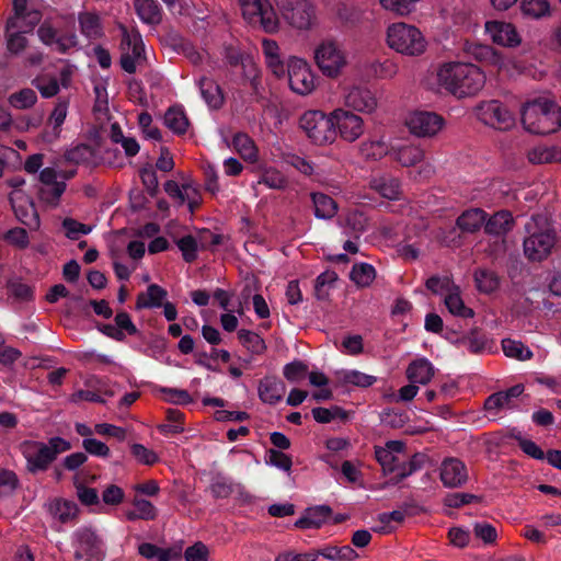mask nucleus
Masks as SVG:
<instances>
[{
    "label": "nucleus",
    "mask_w": 561,
    "mask_h": 561,
    "mask_svg": "<svg viewBox=\"0 0 561 561\" xmlns=\"http://www.w3.org/2000/svg\"><path fill=\"white\" fill-rule=\"evenodd\" d=\"M502 350L506 357L517 360H528L533 357V352L523 342L513 339L502 340Z\"/></svg>",
    "instance_id": "obj_41"
},
{
    "label": "nucleus",
    "mask_w": 561,
    "mask_h": 561,
    "mask_svg": "<svg viewBox=\"0 0 561 561\" xmlns=\"http://www.w3.org/2000/svg\"><path fill=\"white\" fill-rule=\"evenodd\" d=\"M238 339L244 347L254 354L263 353L266 347L264 340L257 333L250 330H239Z\"/></svg>",
    "instance_id": "obj_54"
},
{
    "label": "nucleus",
    "mask_w": 561,
    "mask_h": 561,
    "mask_svg": "<svg viewBox=\"0 0 561 561\" xmlns=\"http://www.w3.org/2000/svg\"><path fill=\"white\" fill-rule=\"evenodd\" d=\"M337 380L344 386H373L379 378L358 370H341L336 373Z\"/></svg>",
    "instance_id": "obj_40"
},
{
    "label": "nucleus",
    "mask_w": 561,
    "mask_h": 561,
    "mask_svg": "<svg viewBox=\"0 0 561 561\" xmlns=\"http://www.w3.org/2000/svg\"><path fill=\"white\" fill-rule=\"evenodd\" d=\"M369 69L376 79L382 80L394 78L399 71L398 65L390 59L375 60L370 64Z\"/></svg>",
    "instance_id": "obj_56"
},
{
    "label": "nucleus",
    "mask_w": 561,
    "mask_h": 561,
    "mask_svg": "<svg viewBox=\"0 0 561 561\" xmlns=\"http://www.w3.org/2000/svg\"><path fill=\"white\" fill-rule=\"evenodd\" d=\"M8 102L13 108L28 110L36 104L37 95L33 89L24 88L10 94Z\"/></svg>",
    "instance_id": "obj_48"
},
{
    "label": "nucleus",
    "mask_w": 561,
    "mask_h": 561,
    "mask_svg": "<svg viewBox=\"0 0 561 561\" xmlns=\"http://www.w3.org/2000/svg\"><path fill=\"white\" fill-rule=\"evenodd\" d=\"M332 514V510L328 505H318L308 508L305 514L296 520L295 526L301 529L320 528L327 523Z\"/></svg>",
    "instance_id": "obj_26"
},
{
    "label": "nucleus",
    "mask_w": 561,
    "mask_h": 561,
    "mask_svg": "<svg viewBox=\"0 0 561 561\" xmlns=\"http://www.w3.org/2000/svg\"><path fill=\"white\" fill-rule=\"evenodd\" d=\"M39 39L59 53H65L77 45L75 35L58 37L56 31L47 24H42L37 31Z\"/></svg>",
    "instance_id": "obj_24"
},
{
    "label": "nucleus",
    "mask_w": 561,
    "mask_h": 561,
    "mask_svg": "<svg viewBox=\"0 0 561 561\" xmlns=\"http://www.w3.org/2000/svg\"><path fill=\"white\" fill-rule=\"evenodd\" d=\"M363 158L366 160H379L390 151L388 142L383 137L363 141L359 147Z\"/></svg>",
    "instance_id": "obj_39"
},
{
    "label": "nucleus",
    "mask_w": 561,
    "mask_h": 561,
    "mask_svg": "<svg viewBox=\"0 0 561 561\" xmlns=\"http://www.w3.org/2000/svg\"><path fill=\"white\" fill-rule=\"evenodd\" d=\"M514 225L515 221L512 214L507 210H500L486 217L484 232L492 238H506L507 233L514 228Z\"/></svg>",
    "instance_id": "obj_23"
},
{
    "label": "nucleus",
    "mask_w": 561,
    "mask_h": 561,
    "mask_svg": "<svg viewBox=\"0 0 561 561\" xmlns=\"http://www.w3.org/2000/svg\"><path fill=\"white\" fill-rule=\"evenodd\" d=\"M426 287L428 290L436 295L446 296L447 294L455 289L456 285L448 276H433L426 280Z\"/></svg>",
    "instance_id": "obj_62"
},
{
    "label": "nucleus",
    "mask_w": 561,
    "mask_h": 561,
    "mask_svg": "<svg viewBox=\"0 0 561 561\" xmlns=\"http://www.w3.org/2000/svg\"><path fill=\"white\" fill-rule=\"evenodd\" d=\"M68 105L69 103L66 100H59L56 103L47 121V124L51 126V130L44 133V140L50 142L59 137L60 127L64 124L68 114Z\"/></svg>",
    "instance_id": "obj_32"
},
{
    "label": "nucleus",
    "mask_w": 561,
    "mask_h": 561,
    "mask_svg": "<svg viewBox=\"0 0 561 561\" xmlns=\"http://www.w3.org/2000/svg\"><path fill=\"white\" fill-rule=\"evenodd\" d=\"M53 513L59 522L69 523L76 518L78 506L71 501L58 500L53 505Z\"/></svg>",
    "instance_id": "obj_55"
},
{
    "label": "nucleus",
    "mask_w": 561,
    "mask_h": 561,
    "mask_svg": "<svg viewBox=\"0 0 561 561\" xmlns=\"http://www.w3.org/2000/svg\"><path fill=\"white\" fill-rule=\"evenodd\" d=\"M387 44L397 53L415 57L426 50L427 42L422 32L414 25L398 22L387 30Z\"/></svg>",
    "instance_id": "obj_4"
},
{
    "label": "nucleus",
    "mask_w": 561,
    "mask_h": 561,
    "mask_svg": "<svg viewBox=\"0 0 561 561\" xmlns=\"http://www.w3.org/2000/svg\"><path fill=\"white\" fill-rule=\"evenodd\" d=\"M118 27L122 33L121 65L126 72L134 73L146 61L142 38L137 31H128L123 24Z\"/></svg>",
    "instance_id": "obj_10"
},
{
    "label": "nucleus",
    "mask_w": 561,
    "mask_h": 561,
    "mask_svg": "<svg viewBox=\"0 0 561 561\" xmlns=\"http://www.w3.org/2000/svg\"><path fill=\"white\" fill-rule=\"evenodd\" d=\"M467 53L474 59L501 68L504 60L501 54L493 47L483 44H470L466 48Z\"/></svg>",
    "instance_id": "obj_33"
},
{
    "label": "nucleus",
    "mask_w": 561,
    "mask_h": 561,
    "mask_svg": "<svg viewBox=\"0 0 561 561\" xmlns=\"http://www.w3.org/2000/svg\"><path fill=\"white\" fill-rule=\"evenodd\" d=\"M337 280V274L334 271H324L321 273L314 285V291L318 299H324L328 296L325 287L332 286Z\"/></svg>",
    "instance_id": "obj_63"
},
{
    "label": "nucleus",
    "mask_w": 561,
    "mask_h": 561,
    "mask_svg": "<svg viewBox=\"0 0 561 561\" xmlns=\"http://www.w3.org/2000/svg\"><path fill=\"white\" fill-rule=\"evenodd\" d=\"M370 187L388 199H398L401 194L400 181L386 174L374 176L370 181Z\"/></svg>",
    "instance_id": "obj_30"
},
{
    "label": "nucleus",
    "mask_w": 561,
    "mask_h": 561,
    "mask_svg": "<svg viewBox=\"0 0 561 561\" xmlns=\"http://www.w3.org/2000/svg\"><path fill=\"white\" fill-rule=\"evenodd\" d=\"M313 60L320 72L329 79L341 77L348 66L346 50L333 39H324L316 46Z\"/></svg>",
    "instance_id": "obj_5"
},
{
    "label": "nucleus",
    "mask_w": 561,
    "mask_h": 561,
    "mask_svg": "<svg viewBox=\"0 0 561 561\" xmlns=\"http://www.w3.org/2000/svg\"><path fill=\"white\" fill-rule=\"evenodd\" d=\"M164 124L175 134H184L188 127V119L181 107H171L164 114Z\"/></svg>",
    "instance_id": "obj_42"
},
{
    "label": "nucleus",
    "mask_w": 561,
    "mask_h": 561,
    "mask_svg": "<svg viewBox=\"0 0 561 561\" xmlns=\"http://www.w3.org/2000/svg\"><path fill=\"white\" fill-rule=\"evenodd\" d=\"M175 243L182 253L183 260L191 263L196 260L198 250L206 248L207 241L199 238V234L197 237L186 234L179 238Z\"/></svg>",
    "instance_id": "obj_34"
},
{
    "label": "nucleus",
    "mask_w": 561,
    "mask_h": 561,
    "mask_svg": "<svg viewBox=\"0 0 561 561\" xmlns=\"http://www.w3.org/2000/svg\"><path fill=\"white\" fill-rule=\"evenodd\" d=\"M344 227L347 229V234L358 238L367 228V218L357 209L351 210L344 219Z\"/></svg>",
    "instance_id": "obj_49"
},
{
    "label": "nucleus",
    "mask_w": 561,
    "mask_h": 561,
    "mask_svg": "<svg viewBox=\"0 0 561 561\" xmlns=\"http://www.w3.org/2000/svg\"><path fill=\"white\" fill-rule=\"evenodd\" d=\"M165 297L167 291L162 287L152 284L147 288L146 293L138 295L136 307L137 309L158 308L162 306V301Z\"/></svg>",
    "instance_id": "obj_38"
},
{
    "label": "nucleus",
    "mask_w": 561,
    "mask_h": 561,
    "mask_svg": "<svg viewBox=\"0 0 561 561\" xmlns=\"http://www.w3.org/2000/svg\"><path fill=\"white\" fill-rule=\"evenodd\" d=\"M473 112L481 123L499 130H508L515 125L512 113L496 100L480 102Z\"/></svg>",
    "instance_id": "obj_11"
},
{
    "label": "nucleus",
    "mask_w": 561,
    "mask_h": 561,
    "mask_svg": "<svg viewBox=\"0 0 561 561\" xmlns=\"http://www.w3.org/2000/svg\"><path fill=\"white\" fill-rule=\"evenodd\" d=\"M288 82L291 91L308 95L316 89V75L302 58L290 57L287 61Z\"/></svg>",
    "instance_id": "obj_13"
},
{
    "label": "nucleus",
    "mask_w": 561,
    "mask_h": 561,
    "mask_svg": "<svg viewBox=\"0 0 561 561\" xmlns=\"http://www.w3.org/2000/svg\"><path fill=\"white\" fill-rule=\"evenodd\" d=\"M60 179V173L54 168H44L39 172L41 187L38 190L39 199L47 205L56 207L61 195L65 193L67 184Z\"/></svg>",
    "instance_id": "obj_17"
},
{
    "label": "nucleus",
    "mask_w": 561,
    "mask_h": 561,
    "mask_svg": "<svg viewBox=\"0 0 561 561\" xmlns=\"http://www.w3.org/2000/svg\"><path fill=\"white\" fill-rule=\"evenodd\" d=\"M474 280L480 291L492 293L499 286V278L494 272L478 270L474 273Z\"/></svg>",
    "instance_id": "obj_58"
},
{
    "label": "nucleus",
    "mask_w": 561,
    "mask_h": 561,
    "mask_svg": "<svg viewBox=\"0 0 561 561\" xmlns=\"http://www.w3.org/2000/svg\"><path fill=\"white\" fill-rule=\"evenodd\" d=\"M21 451L26 459L27 469L32 472L44 471L54 461L49 447L42 442H24L21 445Z\"/></svg>",
    "instance_id": "obj_18"
},
{
    "label": "nucleus",
    "mask_w": 561,
    "mask_h": 561,
    "mask_svg": "<svg viewBox=\"0 0 561 561\" xmlns=\"http://www.w3.org/2000/svg\"><path fill=\"white\" fill-rule=\"evenodd\" d=\"M344 105L354 113L373 114L378 108V98L374 90L365 84H352L345 88Z\"/></svg>",
    "instance_id": "obj_15"
},
{
    "label": "nucleus",
    "mask_w": 561,
    "mask_h": 561,
    "mask_svg": "<svg viewBox=\"0 0 561 561\" xmlns=\"http://www.w3.org/2000/svg\"><path fill=\"white\" fill-rule=\"evenodd\" d=\"M334 131L341 139L347 142H354L365 133V122L362 116L351 110L343 107L335 108L331 112Z\"/></svg>",
    "instance_id": "obj_12"
},
{
    "label": "nucleus",
    "mask_w": 561,
    "mask_h": 561,
    "mask_svg": "<svg viewBox=\"0 0 561 561\" xmlns=\"http://www.w3.org/2000/svg\"><path fill=\"white\" fill-rule=\"evenodd\" d=\"M41 19L42 13L30 7L27 0H13V14L8 19L5 26L8 30L32 33Z\"/></svg>",
    "instance_id": "obj_16"
},
{
    "label": "nucleus",
    "mask_w": 561,
    "mask_h": 561,
    "mask_svg": "<svg viewBox=\"0 0 561 561\" xmlns=\"http://www.w3.org/2000/svg\"><path fill=\"white\" fill-rule=\"evenodd\" d=\"M409 131L421 138L436 136L445 126V119L435 112L414 111L405 119Z\"/></svg>",
    "instance_id": "obj_14"
},
{
    "label": "nucleus",
    "mask_w": 561,
    "mask_h": 561,
    "mask_svg": "<svg viewBox=\"0 0 561 561\" xmlns=\"http://www.w3.org/2000/svg\"><path fill=\"white\" fill-rule=\"evenodd\" d=\"M445 306L448 311L461 318H471L473 317V310L466 307L459 293V288L456 286L454 290L445 296Z\"/></svg>",
    "instance_id": "obj_43"
},
{
    "label": "nucleus",
    "mask_w": 561,
    "mask_h": 561,
    "mask_svg": "<svg viewBox=\"0 0 561 561\" xmlns=\"http://www.w3.org/2000/svg\"><path fill=\"white\" fill-rule=\"evenodd\" d=\"M486 217L488 214L483 209L469 208L458 216L456 226L463 233H474L484 228Z\"/></svg>",
    "instance_id": "obj_25"
},
{
    "label": "nucleus",
    "mask_w": 561,
    "mask_h": 561,
    "mask_svg": "<svg viewBox=\"0 0 561 561\" xmlns=\"http://www.w3.org/2000/svg\"><path fill=\"white\" fill-rule=\"evenodd\" d=\"M312 416L318 423H330L333 420L346 421L348 413L337 405L331 408H314L312 409Z\"/></svg>",
    "instance_id": "obj_52"
},
{
    "label": "nucleus",
    "mask_w": 561,
    "mask_h": 561,
    "mask_svg": "<svg viewBox=\"0 0 561 561\" xmlns=\"http://www.w3.org/2000/svg\"><path fill=\"white\" fill-rule=\"evenodd\" d=\"M262 51L268 69L277 78L285 76V65L280 57V49L274 39H262Z\"/></svg>",
    "instance_id": "obj_27"
},
{
    "label": "nucleus",
    "mask_w": 561,
    "mask_h": 561,
    "mask_svg": "<svg viewBox=\"0 0 561 561\" xmlns=\"http://www.w3.org/2000/svg\"><path fill=\"white\" fill-rule=\"evenodd\" d=\"M440 481L446 488H459L468 480L466 465L458 458H446L439 468Z\"/></svg>",
    "instance_id": "obj_21"
},
{
    "label": "nucleus",
    "mask_w": 561,
    "mask_h": 561,
    "mask_svg": "<svg viewBox=\"0 0 561 561\" xmlns=\"http://www.w3.org/2000/svg\"><path fill=\"white\" fill-rule=\"evenodd\" d=\"M261 184L272 190H285L288 185V180L279 170L268 168L261 173L254 187Z\"/></svg>",
    "instance_id": "obj_44"
},
{
    "label": "nucleus",
    "mask_w": 561,
    "mask_h": 561,
    "mask_svg": "<svg viewBox=\"0 0 561 561\" xmlns=\"http://www.w3.org/2000/svg\"><path fill=\"white\" fill-rule=\"evenodd\" d=\"M134 510L127 512L126 516L129 520L145 519L152 520L157 516L154 505L145 499H136L133 503Z\"/></svg>",
    "instance_id": "obj_47"
},
{
    "label": "nucleus",
    "mask_w": 561,
    "mask_h": 561,
    "mask_svg": "<svg viewBox=\"0 0 561 561\" xmlns=\"http://www.w3.org/2000/svg\"><path fill=\"white\" fill-rule=\"evenodd\" d=\"M156 397L173 404H190L193 402L192 396L185 390L180 388H154Z\"/></svg>",
    "instance_id": "obj_45"
},
{
    "label": "nucleus",
    "mask_w": 561,
    "mask_h": 561,
    "mask_svg": "<svg viewBox=\"0 0 561 561\" xmlns=\"http://www.w3.org/2000/svg\"><path fill=\"white\" fill-rule=\"evenodd\" d=\"M73 557L78 561H103L106 549L96 530L89 526L79 527L71 535Z\"/></svg>",
    "instance_id": "obj_7"
},
{
    "label": "nucleus",
    "mask_w": 561,
    "mask_h": 561,
    "mask_svg": "<svg viewBox=\"0 0 561 561\" xmlns=\"http://www.w3.org/2000/svg\"><path fill=\"white\" fill-rule=\"evenodd\" d=\"M202 98L210 108H219L224 103L220 87L211 79L202 78L198 81Z\"/></svg>",
    "instance_id": "obj_37"
},
{
    "label": "nucleus",
    "mask_w": 561,
    "mask_h": 561,
    "mask_svg": "<svg viewBox=\"0 0 561 561\" xmlns=\"http://www.w3.org/2000/svg\"><path fill=\"white\" fill-rule=\"evenodd\" d=\"M32 84L39 91L43 98H53L58 94L60 88L56 78L38 76L32 80Z\"/></svg>",
    "instance_id": "obj_57"
},
{
    "label": "nucleus",
    "mask_w": 561,
    "mask_h": 561,
    "mask_svg": "<svg viewBox=\"0 0 561 561\" xmlns=\"http://www.w3.org/2000/svg\"><path fill=\"white\" fill-rule=\"evenodd\" d=\"M527 236L523 242L525 256L534 262L547 259L557 242V236L548 218L543 215L533 216L525 225Z\"/></svg>",
    "instance_id": "obj_2"
},
{
    "label": "nucleus",
    "mask_w": 561,
    "mask_h": 561,
    "mask_svg": "<svg viewBox=\"0 0 561 561\" xmlns=\"http://www.w3.org/2000/svg\"><path fill=\"white\" fill-rule=\"evenodd\" d=\"M524 388H506L491 394L484 402V408L489 412H497L501 409H510L512 402L523 393Z\"/></svg>",
    "instance_id": "obj_29"
},
{
    "label": "nucleus",
    "mask_w": 561,
    "mask_h": 561,
    "mask_svg": "<svg viewBox=\"0 0 561 561\" xmlns=\"http://www.w3.org/2000/svg\"><path fill=\"white\" fill-rule=\"evenodd\" d=\"M280 18L293 28L310 30L317 21L316 8L310 0H275Z\"/></svg>",
    "instance_id": "obj_6"
},
{
    "label": "nucleus",
    "mask_w": 561,
    "mask_h": 561,
    "mask_svg": "<svg viewBox=\"0 0 561 561\" xmlns=\"http://www.w3.org/2000/svg\"><path fill=\"white\" fill-rule=\"evenodd\" d=\"M514 438L518 443L519 448L525 453L528 457L536 460H543L547 457V454L531 439L525 438L520 433L514 435Z\"/></svg>",
    "instance_id": "obj_61"
},
{
    "label": "nucleus",
    "mask_w": 561,
    "mask_h": 561,
    "mask_svg": "<svg viewBox=\"0 0 561 561\" xmlns=\"http://www.w3.org/2000/svg\"><path fill=\"white\" fill-rule=\"evenodd\" d=\"M311 201L314 207V216L319 219H331L337 213L336 202L327 194L311 193Z\"/></svg>",
    "instance_id": "obj_36"
},
{
    "label": "nucleus",
    "mask_w": 561,
    "mask_h": 561,
    "mask_svg": "<svg viewBox=\"0 0 561 561\" xmlns=\"http://www.w3.org/2000/svg\"><path fill=\"white\" fill-rule=\"evenodd\" d=\"M437 82L458 99L477 95L485 84L484 72L471 62L449 61L437 69Z\"/></svg>",
    "instance_id": "obj_1"
},
{
    "label": "nucleus",
    "mask_w": 561,
    "mask_h": 561,
    "mask_svg": "<svg viewBox=\"0 0 561 561\" xmlns=\"http://www.w3.org/2000/svg\"><path fill=\"white\" fill-rule=\"evenodd\" d=\"M9 201L18 220L30 227L33 225L36 228L38 227L39 220L34 206L23 191H12L9 195Z\"/></svg>",
    "instance_id": "obj_22"
},
{
    "label": "nucleus",
    "mask_w": 561,
    "mask_h": 561,
    "mask_svg": "<svg viewBox=\"0 0 561 561\" xmlns=\"http://www.w3.org/2000/svg\"><path fill=\"white\" fill-rule=\"evenodd\" d=\"M350 277L358 287H368L376 277V271L368 263H358L353 265Z\"/></svg>",
    "instance_id": "obj_46"
},
{
    "label": "nucleus",
    "mask_w": 561,
    "mask_h": 561,
    "mask_svg": "<svg viewBox=\"0 0 561 561\" xmlns=\"http://www.w3.org/2000/svg\"><path fill=\"white\" fill-rule=\"evenodd\" d=\"M484 30L490 39L496 45L514 48L522 43V37L512 23L497 20L488 21Z\"/></svg>",
    "instance_id": "obj_19"
},
{
    "label": "nucleus",
    "mask_w": 561,
    "mask_h": 561,
    "mask_svg": "<svg viewBox=\"0 0 561 561\" xmlns=\"http://www.w3.org/2000/svg\"><path fill=\"white\" fill-rule=\"evenodd\" d=\"M61 226L66 237L71 240H78L80 236L88 234L92 231L91 226L81 224L72 218H65Z\"/></svg>",
    "instance_id": "obj_60"
},
{
    "label": "nucleus",
    "mask_w": 561,
    "mask_h": 561,
    "mask_svg": "<svg viewBox=\"0 0 561 561\" xmlns=\"http://www.w3.org/2000/svg\"><path fill=\"white\" fill-rule=\"evenodd\" d=\"M300 127L307 137L318 146L333 144L336 138L331 113L325 115L321 111H308L300 118Z\"/></svg>",
    "instance_id": "obj_8"
},
{
    "label": "nucleus",
    "mask_w": 561,
    "mask_h": 561,
    "mask_svg": "<svg viewBox=\"0 0 561 561\" xmlns=\"http://www.w3.org/2000/svg\"><path fill=\"white\" fill-rule=\"evenodd\" d=\"M79 24L83 35L88 38H99L102 35L100 18L96 14L85 12L79 15Z\"/></svg>",
    "instance_id": "obj_50"
},
{
    "label": "nucleus",
    "mask_w": 561,
    "mask_h": 561,
    "mask_svg": "<svg viewBox=\"0 0 561 561\" xmlns=\"http://www.w3.org/2000/svg\"><path fill=\"white\" fill-rule=\"evenodd\" d=\"M520 9L524 15L531 19H540L550 14L548 0H524Z\"/></svg>",
    "instance_id": "obj_53"
},
{
    "label": "nucleus",
    "mask_w": 561,
    "mask_h": 561,
    "mask_svg": "<svg viewBox=\"0 0 561 561\" xmlns=\"http://www.w3.org/2000/svg\"><path fill=\"white\" fill-rule=\"evenodd\" d=\"M243 19L259 24L266 33L279 30V18L268 0H239Z\"/></svg>",
    "instance_id": "obj_9"
},
{
    "label": "nucleus",
    "mask_w": 561,
    "mask_h": 561,
    "mask_svg": "<svg viewBox=\"0 0 561 561\" xmlns=\"http://www.w3.org/2000/svg\"><path fill=\"white\" fill-rule=\"evenodd\" d=\"M393 159L402 167H413L423 161L424 150L416 145L405 144L392 149Z\"/></svg>",
    "instance_id": "obj_31"
},
{
    "label": "nucleus",
    "mask_w": 561,
    "mask_h": 561,
    "mask_svg": "<svg viewBox=\"0 0 561 561\" xmlns=\"http://www.w3.org/2000/svg\"><path fill=\"white\" fill-rule=\"evenodd\" d=\"M233 146L241 157L248 161L254 162L257 159V150L254 141L245 134H237L233 137Z\"/></svg>",
    "instance_id": "obj_51"
},
{
    "label": "nucleus",
    "mask_w": 561,
    "mask_h": 561,
    "mask_svg": "<svg viewBox=\"0 0 561 561\" xmlns=\"http://www.w3.org/2000/svg\"><path fill=\"white\" fill-rule=\"evenodd\" d=\"M434 375L435 368L426 358L415 359L407 368V377L412 385H426Z\"/></svg>",
    "instance_id": "obj_28"
},
{
    "label": "nucleus",
    "mask_w": 561,
    "mask_h": 561,
    "mask_svg": "<svg viewBox=\"0 0 561 561\" xmlns=\"http://www.w3.org/2000/svg\"><path fill=\"white\" fill-rule=\"evenodd\" d=\"M24 32L18 30H8L5 27L7 48L12 54L22 53L27 46V39Z\"/></svg>",
    "instance_id": "obj_59"
},
{
    "label": "nucleus",
    "mask_w": 561,
    "mask_h": 561,
    "mask_svg": "<svg viewBox=\"0 0 561 561\" xmlns=\"http://www.w3.org/2000/svg\"><path fill=\"white\" fill-rule=\"evenodd\" d=\"M284 376L287 381L291 383L301 382L308 376L310 386L328 385V378L323 373L318 370L310 371L308 365L302 360H294L286 364L284 367Z\"/></svg>",
    "instance_id": "obj_20"
},
{
    "label": "nucleus",
    "mask_w": 561,
    "mask_h": 561,
    "mask_svg": "<svg viewBox=\"0 0 561 561\" xmlns=\"http://www.w3.org/2000/svg\"><path fill=\"white\" fill-rule=\"evenodd\" d=\"M135 9L144 23L159 24L162 20V10L156 0H135Z\"/></svg>",
    "instance_id": "obj_35"
},
{
    "label": "nucleus",
    "mask_w": 561,
    "mask_h": 561,
    "mask_svg": "<svg viewBox=\"0 0 561 561\" xmlns=\"http://www.w3.org/2000/svg\"><path fill=\"white\" fill-rule=\"evenodd\" d=\"M184 558L185 561H208L209 549L204 542L197 541L185 549Z\"/></svg>",
    "instance_id": "obj_64"
},
{
    "label": "nucleus",
    "mask_w": 561,
    "mask_h": 561,
    "mask_svg": "<svg viewBox=\"0 0 561 561\" xmlns=\"http://www.w3.org/2000/svg\"><path fill=\"white\" fill-rule=\"evenodd\" d=\"M522 123L533 134L554 133L561 127V107L548 99L527 102L522 108Z\"/></svg>",
    "instance_id": "obj_3"
}]
</instances>
